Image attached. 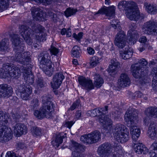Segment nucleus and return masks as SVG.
<instances>
[{"label":"nucleus","instance_id":"cd10ccee","mask_svg":"<svg viewBox=\"0 0 157 157\" xmlns=\"http://www.w3.org/2000/svg\"><path fill=\"white\" fill-rule=\"evenodd\" d=\"M66 135V133H60L57 135L55 139L51 142L53 146L58 147L62 143L63 139L67 137Z\"/></svg>","mask_w":157,"mask_h":157},{"label":"nucleus","instance_id":"5fc2aeb1","mask_svg":"<svg viewBox=\"0 0 157 157\" xmlns=\"http://www.w3.org/2000/svg\"><path fill=\"white\" fill-rule=\"evenodd\" d=\"M11 117L12 119L15 122L18 121L19 118L21 117L20 115L17 113H12Z\"/></svg>","mask_w":157,"mask_h":157},{"label":"nucleus","instance_id":"412c9836","mask_svg":"<svg viewBox=\"0 0 157 157\" xmlns=\"http://www.w3.org/2000/svg\"><path fill=\"white\" fill-rule=\"evenodd\" d=\"M126 14L127 17L131 20H136L140 17V12L136 10L134 5L129 10H126Z\"/></svg>","mask_w":157,"mask_h":157},{"label":"nucleus","instance_id":"a18cd8bd","mask_svg":"<svg viewBox=\"0 0 157 157\" xmlns=\"http://www.w3.org/2000/svg\"><path fill=\"white\" fill-rule=\"evenodd\" d=\"M157 130H148L147 133L149 137L151 138L152 139L154 140L156 137L157 136Z\"/></svg>","mask_w":157,"mask_h":157},{"label":"nucleus","instance_id":"4c0bfd02","mask_svg":"<svg viewBox=\"0 0 157 157\" xmlns=\"http://www.w3.org/2000/svg\"><path fill=\"white\" fill-rule=\"evenodd\" d=\"M81 51L80 47L75 46L72 48L71 53L75 57H78L81 54Z\"/></svg>","mask_w":157,"mask_h":157},{"label":"nucleus","instance_id":"423d86ee","mask_svg":"<svg viewBox=\"0 0 157 157\" xmlns=\"http://www.w3.org/2000/svg\"><path fill=\"white\" fill-rule=\"evenodd\" d=\"M148 64L147 61L144 59H140L138 62L131 66V71L133 76L136 78L141 79L144 80L145 76L147 74L148 70H144V68L141 67V66H146Z\"/></svg>","mask_w":157,"mask_h":157},{"label":"nucleus","instance_id":"aec40b11","mask_svg":"<svg viewBox=\"0 0 157 157\" xmlns=\"http://www.w3.org/2000/svg\"><path fill=\"white\" fill-rule=\"evenodd\" d=\"M12 135V131L9 130L4 125L0 128V142L9 140Z\"/></svg>","mask_w":157,"mask_h":157},{"label":"nucleus","instance_id":"9b49d317","mask_svg":"<svg viewBox=\"0 0 157 157\" xmlns=\"http://www.w3.org/2000/svg\"><path fill=\"white\" fill-rule=\"evenodd\" d=\"M142 30L146 34L152 36L157 35V22L150 20L144 23Z\"/></svg>","mask_w":157,"mask_h":157},{"label":"nucleus","instance_id":"58836bf2","mask_svg":"<svg viewBox=\"0 0 157 157\" xmlns=\"http://www.w3.org/2000/svg\"><path fill=\"white\" fill-rule=\"evenodd\" d=\"M40 104V102L38 99L36 98H34L31 101L30 106L32 109H37Z\"/></svg>","mask_w":157,"mask_h":157},{"label":"nucleus","instance_id":"2f4dec72","mask_svg":"<svg viewBox=\"0 0 157 157\" xmlns=\"http://www.w3.org/2000/svg\"><path fill=\"white\" fill-rule=\"evenodd\" d=\"M125 50L124 52H120V55L122 58L124 59H129L132 55V49L127 46L125 48Z\"/></svg>","mask_w":157,"mask_h":157},{"label":"nucleus","instance_id":"6e6552de","mask_svg":"<svg viewBox=\"0 0 157 157\" xmlns=\"http://www.w3.org/2000/svg\"><path fill=\"white\" fill-rule=\"evenodd\" d=\"M16 53L14 57H12V59L17 62L23 64L24 66L21 67V69L24 67H27V68L29 67V65H32L30 61L31 58L29 52H25L23 54V52L15 50Z\"/></svg>","mask_w":157,"mask_h":157},{"label":"nucleus","instance_id":"c03bdc74","mask_svg":"<svg viewBox=\"0 0 157 157\" xmlns=\"http://www.w3.org/2000/svg\"><path fill=\"white\" fill-rule=\"evenodd\" d=\"M77 12L75 9H71L70 8H67L65 12V15L67 17L75 15Z\"/></svg>","mask_w":157,"mask_h":157},{"label":"nucleus","instance_id":"4d7b16f0","mask_svg":"<svg viewBox=\"0 0 157 157\" xmlns=\"http://www.w3.org/2000/svg\"><path fill=\"white\" fill-rule=\"evenodd\" d=\"M152 86L153 90L157 91V79L156 78H153Z\"/></svg>","mask_w":157,"mask_h":157},{"label":"nucleus","instance_id":"f257e3e1","mask_svg":"<svg viewBox=\"0 0 157 157\" xmlns=\"http://www.w3.org/2000/svg\"><path fill=\"white\" fill-rule=\"evenodd\" d=\"M29 67L27 68V67H23L21 71L27 84L19 86L18 89V91L20 93L21 98L24 100L29 99L32 92V89L29 85H32L34 81V76L32 74L33 65H29Z\"/></svg>","mask_w":157,"mask_h":157},{"label":"nucleus","instance_id":"ddd939ff","mask_svg":"<svg viewBox=\"0 0 157 157\" xmlns=\"http://www.w3.org/2000/svg\"><path fill=\"white\" fill-rule=\"evenodd\" d=\"M50 58L49 55L47 52L44 51L40 53L38 56L40 68L44 69L49 65H51Z\"/></svg>","mask_w":157,"mask_h":157},{"label":"nucleus","instance_id":"13d9d810","mask_svg":"<svg viewBox=\"0 0 157 157\" xmlns=\"http://www.w3.org/2000/svg\"><path fill=\"white\" fill-rule=\"evenodd\" d=\"M81 151L80 152H72V157H82V155L81 153Z\"/></svg>","mask_w":157,"mask_h":157},{"label":"nucleus","instance_id":"79ce46f5","mask_svg":"<svg viewBox=\"0 0 157 157\" xmlns=\"http://www.w3.org/2000/svg\"><path fill=\"white\" fill-rule=\"evenodd\" d=\"M99 59L98 57L96 56L92 57L90 62V66L92 67L96 66L97 64L99 63Z\"/></svg>","mask_w":157,"mask_h":157},{"label":"nucleus","instance_id":"7ed1b4c3","mask_svg":"<svg viewBox=\"0 0 157 157\" xmlns=\"http://www.w3.org/2000/svg\"><path fill=\"white\" fill-rule=\"evenodd\" d=\"M29 23L32 29L26 25H21L19 27L20 33L27 44L30 45L32 43V40L31 36L34 35V33H41L45 31L44 28L40 25H36L31 22Z\"/></svg>","mask_w":157,"mask_h":157},{"label":"nucleus","instance_id":"b1692460","mask_svg":"<svg viewBox=\"0 0 157 157\" xmlns=\"http://www.w3.org/2000/svg\"><path fill=\"white\" fill-rule=\"evenodd\" d=\"M13 128L14 132L18 136L25 134L27 130V127L25 124L20 123L16 124Z\"/></svg>","mask_w":157,"mask_h":157},{"label":"nucleus","instance_id":"c9c22d12","mask_svg":"<svg viewBox=\"0 0 157 157\" xmlns=\"http://www.w3.org/2000/svg\"><path fill=\"white\" fill-rule=\"evenodd\" d=\"M146 10L149 13L155 14L157 13V6L154 5L145 4Z\"/></svg>","mask_w":157,"mask_h":157},{"label":"nucleus","instance_id":"7c9ffc66","mask_svg":"<svg viewBox=\"0 0 157 157\" xmlns=\"http://www.w3.org/2000/svg\"><path fill=\"white\" fill-rule=\"evenodd\" d=\"M10 50L9 40L5 38L0 41V52H7Z\"/></svg>","mask_w":157,"mask_h":157},{"label":"nucleus","instance_id":"6ab92c4d","mask_svg":"<svg viewBox=\"0 0 157 157\" xmlns=\"http://www.w3.org/2000/svg\"><path fill=\"white\" fill-rule=\"evenodd\" d=\"M64 78V76L61 72L56 73L53 77L52 82H51V86L53 89H58Z\"/></svg>","mask_w":157,"mask_h":157},{"label":"nucleus","instance_id":"a878e982","mask_svg":"<svg viewBox=\"0 0 157 157\" xmlns=\"http://www.w3.org/2000/svg\"><path fill=\"white\" fill-rule=\"evenodd\" d=\"M118 83L119 85L122 87H124L128 86L130 83V80L128 75L126 74H122L118 79Z\"/></svg>","mask_w":157,"mask_h":157},{"label":"nucleus","instance_id":"20e7f679","mask_svg":"<svg viewBox=\"0 0 157 157\" xmlns=\"http://www.w3.org/2000/svg\"><path fill=\"white\" fill-rule=\"evenodd\" d=\"M138 114L137 110L134 109L133 112L132 111H129L128 112L127 111L124 116L125 121L128 122L127 126L130 127L133 141L135 142L137 141L140 133V129L135 126L134 124L133 119H136Z\"/></svg>","mask_w":157,"mask_h":157},{"label":"nucleus","instance_id":"09e8293b","mask_svg":"<svg viewBox=\"0 0 157 157\" xmlns=\"http://www.w3.org/2000/svg\"><path fill=\"white\" fill-rule=\"evenodd\" d=\"M51 55L56 56L59 52V49L54 46H51L50 49Z\"/></svg>","mask_w":157,"mask_h":157},{"label":"nucleus","instance_id":"ea45409f","mask_svg":"<svg viewBox=\"0 0 157 157\" xmlns=\"http://www.w3.org/2000/svg\"><path fill=\"white\" fill-rule=\"evenodd\" d=\"M4 116L5 117L3 112L0 111V128H1L2 126L4 125L7 127L6 124L8 123V121L5 118H4Z\"/></svg>","mask_w":157,"mask_h":157},{"label":"nucleus","instance_id":"3c124183","mask_svg":"<svg viewBox=\"0 0 157 157\" xmlns=\"http://www.w3.org/2000/svg\"><path fill=\"white\" fill-rule=\"evenodd\" d=\"M150 149L152 152L157 154V142L153 143L151 146Z\"/></svg>","mask_w":157,"mask_h":157},{"label":"nucleus","instance_id":"dca6fc26","mask_svg":"<svg viewBox=\"0 0 157 157\" xmlns=\"http://www.w3.org/2000/svg\"><path fill=\"white\" fill-rule=\"evenodd\" d=\"M78 80L79 84L83 89L90 90L94 88L91 80L87 79L83 76H80L78 77Z\"/></svg>","mask_w":157,"mask_h":157},{"label":"nucleus","instance_id":"bb28decb","mask_svg":"<svg viewBox=\"0 0 157 157\" xmlns=\"http://www.w3.org/2000/svg\"><path fill=\"white\" fill-rule=\"evenodd\" d=\"M114 150L111 152V155L109 157H123V150L121 146L118 143H115L113 145Z\"/></svg>","mask_w":157,"mask_h":157},{"label":"nucleus","instance_id":"1a4fd4ad","mask_svg":"<svg viewBox=\"0 0 157 157\" xmlns=\"http://www.w3.org/2000/svg\"><path fill=\"white\" fill-rule=\"evenodd\" d=\"M108 106H105L104 108H99L101 116L99 117V121L104 128L109 131L112 127V122L109 117L104 115L108 112Z\"/></svg>","mask_w":157,"mask_h":157},{"label":"nucleus","instance_id":"c756f323","mask_svg":"<svg viewBox=\"0 0 157 157\" xmlns=\"http://www.w3.org/2000/svg\"><path fill=\"white\" fill-rule=\"evenodd\" d=\"M134 4L135 3L133 2H127L124 1H122L118 3V7L120 9L125 10L126 13V10H129Z\"/></svg>","mask_w":157,"mask_h":157},{"label":"nucleus","instance_id":"e433bc0d","mask_svg":"<svg viewBox=\"0 0 157 157\" xmlns=\"http://www.w3.org/2000/svg\"><path fill=\"white\" fill-rule=\"evenodd\" d=\"M45 72V74L49 76H51L53 73V68L52 67V64L49 65L47 67L44 69L42 68Z\"/></svg>","mask_w":157,"mask_h":157},{"label":"nucleus","instance_id":"774afa93","mask_svg":"<svg viewBox=\"0 0 157 157\" xmlns=\"http://www.w3.org/2000/svg\"><path fill=\"white\" fill-rule=\"evenodd\" d=\"M153 74L154 75L153 78H156L157 79V67H154L152 70Z\"/></svg>","mask_w":157,"mask_h":157},{"label":"nucleus","instance_id":"69168bd1","mask_svg":"<svg viewBox=\"0 0 157 157\" xmlns=\"http://www.w3.org/2000/svg\"><path fill=\"white\" fill-rule=\"evenodd\" d=\"M82 117V112L81 110L77 111L75 114V117L78 119Z\"/></svg>","mask_w":157,"mask_h":157},{"label":"nucleus","instance_id":"a19ab883","mask_svg":"<svg viewBox=\"0 0 157 157\" xmlns=\"http://www.w3.org/2000/svg\"><path fill=\"white\" fill-rule=\"evenodd\" d=\"M47 34L44 32L39 33V35H36V37L37 40L40 42H43L46 40Z\"/></svg>","mask_w":157,"mask_h":157},{"label":"nucleus","instance_id":"49530a36","mask_svg":"<svg viewBox=\"0 0 157 157\" xmlns=\"http://www.w3.org/2000/svg\"><path fill=\"white\" fill-rule=\"evenodd\" d=\"M91 113V116L92 117H95L97 115L100 116V113L99 110V108H95L94 109L89 111Z\"/></svg>","mask_w":157,"mask_h":157},{"label":"nucleus","instance_id":"052dcab7","mask_svg":"<svg viewBox=\"0 0 157 157\" xmlns=\"http://www.w3.org/2000/svg\"><path fill=\"white\" fill-rule=\"evenodd\" d=\"M155 126V122L154 121H152L150 124L148 130H157Z\"/></svg>","mask_w":157,"mask_h":157},{"label":"nucleus","instance_id":"8fccbe9b","mask_svg":"<svg viewBox=\"0 0 157 157\" xmlns=\"http://www.w3.org/2000/svg\"><path fill=\"white\" fill-rule=\"evenodd\" d=\"M36 82L38 87L41 88L44 86L43 80L42 78H37L36 79Z\"/></svg>","mask_w":157,"mask_h":157},{"label":"nucleus","instance_id":"72a5a7b5","mask_svg":"<svg viewBox=\"0 0 157 157\" xmlns=\"http://www.w3.org/2000/svg\"><path fill=\"white\" fill-rule=\"evenodd\" d=\"M129 36H130L129 39L128 43L129 44H134L136 42V40L139 36V35L136 30L129 31L128 33Z\"/></svg>","mask_w":157,"mask_h":157},{"label":"nucleus","instance_id":"864d4df0","mask_svg":"<svg viewBox=\"0 0 157 157\" xmlns=\"http://www.w3.org/2000/svg\"><path fill=\"white\" fill-rule=\"evenodd\" d=\"M38 3H42L43 4L46 5L50 4L52 2L51 0H34Z\"/></svg>","mask_w":157,"mask_h":157},{"label":"nucleus","instance_id":"0e129e2a","mask_svg":"<svg viewBox=\"0 0 157 157\" xmlns=\"http://www.w3.org/2000/svg\"><path fill=\"white\" fill-rule=\"evenodd\" d=\"M17 148L19 149H23L25 147V144L23 143L19 142L17 144Z\"/></svg>","mask_w":157,"mask_h":157},{"label":"nucleus","instance_id":"338daca9","mask_svg":"<svg viewBox=\"0 0 157 157\" xmlns=\"http://www.w3.org/2000/svg\"><path fill=\"white\" fill-rule=\"evenodd\" d=\"M48 15L52 18L53 20H54V18L56 17V15L51 11H48Z\"/></svg>","mask_w":157,"mask_h":157},{"label":"nucleus","instance_id":"f704fd0d","mask_svg":"<svg viewBox=\"0 0 157 157\" xmlns=\"http://www.w3.org/2000/svg\"><path fill=\"white\" fill-rule=\"evenodd\" d=\"M102 78L99 74H96L94 78V84L97 88L100 87L104 83Z\"/></svg>","mask_w":157,"mask_h":157},{"label":"nucleus","instance_id":"c85d7f7f","mask_svg":"<svg viewBox=\"0 0 157 157\" xmlns=\"http://www.w3.org/2000/svg\"><path fill=\"white\" fill-rule=\"evenodd\" d=\"M71 144H70L69 147L70 149L73 151L80 152L84 150V146L80 144L73 140L71 141Z\"/></svg>","mask_w":157,"mask_h":157},{"label":"nucleus","instance_id":"f3484780","mask_svg":"<svg viewBox=\"0 0 157 157\" xmlns=\"http://www.w3.org/2000/svg\"><path fill=\"white\" fill-rule=\"evenodd\" d=\"M33 18L36 20L44 21L46 17V13L42 10L38 8L33 7L31 9Z\"/></svg>","mask_w":157,"mask_h":157},{"label":"nucleus","instance_id":"393cba45","mask_svg":"<svg viewBox=\"0 0 157 157\" xmlns=\"http://www.w3.org/2000/svg\"><path fill=\"white\" fill-rule=\"evenodd\" d=\"M134 147V150L139 154H145L148 152V149L142 143L133 141Z\"/></svg>","mask_w":157,"mask_h":157},{"label":"nucleus","instance_id":"6e6d98bb","mask_svg":"<svg viewBox=\"0 0 157 157\" xmlns=\"http://www.w3.org/2000/svg\"><path fill=\"white\" fill-rule=\"evenodd\" d=\"M83 33L82 32L79 33L77 35L74 33L73 34V37L77 40H80L82 38Z\"/></svg>","mask_w":157,"mask_h":157},{"label":"nucleus","instance_id":"de8ad7c7","mask_svg":"<svg viewBox=\"0 0 157 157\" xmlns=\"http://www.w3.org/2000/svg\"><path fill=\"white\" fill-rule=\"evenodd\" d=\"M75 123V121L74 120L70 121L67 120L65 121L63 123V126L64 127H66L70 129L72 126Z\"/></svg>","mask_w":157,"mask_h":157},{"label":"nucleus","instance_id":"a211bd4d","mask_svg":"<svg viewBox=\"0 0 157 157\" xmlns=\"http://www.w3.org/2000/svg\"><path fill=\"white\" fill-rule=\"evenodd\" d=\"M13 92V88L7 84L0 85V98H8Z\"/></svg>","mask_w":157,"mask_h":157},{"label":"nucleus","instance_id":"680f3d73","mask_svg":"<svg viewBox=\"0 0 157 157\" xmlns=\"http://www.w3.org/2000/svg\"><path fill=\"white\" fill-rule=\"evenodd\" d=\"M113 25L112 26L113 28L117 30V31H119V32L121 31V27L120 24H117V22L116 24Z\"/></svg>","mask_w":157,"mask_h":157},{"label":"nucleus","instance_id":"37998d69","mask_svg":"<svg viewBox=\"0 0 157 157\" xmlns=\"http://www.w3.org/2000/svg\"><path fill=\"white\" fill-rule=\"evenodd\" d=\"M31 132L34 136H40L41 134V129L38 127H33L31 129Z\"/></svg>","mask_w":157,"mask_h":157},{"label":"nucleus","instance_id":"4be33fe9","mask_svg":"<svg viewBox=\"0 0 157 157\" xmlns=\"http://www.w3.org/2000/svg\"><path fill=\"white\" fill-rule=\"evenodd\" d=\"M115 8L113 6H112L109 7L105 6L99 10L96 13V14L99 13L101 14H105L107 16L113 17L115 15Z\"/></svg>","mask_w":157,"mask_h":157},{"label":"nucleus","instance_id":"39448f33","mask_svg":"<svg viewBox=\"0 0 157 157\" xmlns=\"http://www.w3.org/2000/svg\"><path fill=\"white\" fill-rule=\"evenodd\" d=\"M21 73L20 69L9 63H4L0 69V78H5L10 76L11 78H18Z\"/></svg>","mask_w":157,"mask_h":157},{"label":"nucleus","instance_id":"5701e85b","mask_svg":"<svg viewBox=\"0 0 157 157\" xmlns=\"http://www.w3.org/2000/svg\"><path fill=\"white\" fill-rule=\"evenodd\" d=\"M120 63L115 59H112L109 66V73L110 75L114 76L117 73V68L120 67Z\"/></svg>","mask_w":157,"mask_h":157},{"label":"nucleus","instance_id":"0eeeda50","mask_svg":"<svg viewBox=\"0 0 157 157\" xmlns=\"http://www.w3.org/2000/svg\"><path fill=\"white\" fill-rule=\"evenodd\" d=\"M113 132L114 138L118 142L124 143L129 140V131L124 125L117 124L113 130Z\"/></svg>","mask_w":157,"mask_h":157},{"label":"nucleus","instance_id":"603ef678","mask_svg":"<svg viewBox=\"0 0 157 157\" xmlns=\"http://www.w3.org/2000/svg\"><path fill=\"white\" fill-rule=\"evenodd\" d=\"M80 105V101L79 100H77L76 101L74 102L70 108L69 110L71 111L73 110L75 108L78 107Z\"/></svg>","mask_w":157,"mask_h":157},{"label":"nucleus","instance_id":"e2e57ef3","mask_svg":"<svg viewBox=\"0 0 157 157\" xmlns=\"http://www.w3.org/2000/svg\"><path fill=\"white\" fill-rule=\"evenodd\" d=\"M87 53L91 55H94L95 53V51L94 49L90 47H88L87 48Z\"/></svg>","mask_w":157,"mask_h":157},{"label":"nucleus","instance_id":"2eb2a0df","mask_svg":"<svg viewBox=\"0 0 157 157\" xmlns=\"http://www.w3.org/2000/svg\"><path fill=\"white\" fill-rule=\"evenodd\" d=\"M126 35L123 31L118 33L115 38L114 43L119 48H122L126 44Z\"/></svg>","mask_w":157,"mask_h":157},{"label":"nucleus","instance_id":"4468645a","mask_svg":"<svg viewBox=\"0 0 157 157\" xmlns=\"http://www.w3.org/2000/svg\"><path fill=\"white\" fill-rule=\"evenodd\" d=\"M11 40L14 45V48L16 51L23 52L24 50L25 44L21 40L18 35L12 34L11 35Z\"/></svg>","mask_w":157,"mask_h":157},{"label":"nucleus","instance_id":"473e14b6","mask_svg":"<svg viewBox=\"0 0 157 157\" xmlns=\"http://www.w3.org/2000/svg\"><path fill=\"white\" fill-rule=\"evenodd\" d=\"M145 114L147 116H149L151 117L157 118V108L154 107H149L145 110Z\"/></svg>","mask_w":157,"mask_h":157},{"label":"nucleus","instance_id":"f03ea898","mask_svg":"<svg viewBox=\"0 0 157 157\" xmlns=\"http://www.w3.org/2000/svg\"><path fill=\"white\" fill-rule=\"evenodd\" d=\"M43 105L39 110H35L34 115L39 119L45 117L50 118L52 117V112L54 108V104L51 101V99L46 95L42 97Z\"/></svg>","mask_w":157,"mask_h":157},{"label":"nucleus","instance_id":"bf43d9fd","mask_svg":"<svg viewBox=\"0 0 157 157\" xmlns=\"http://www.w3.org/2000/svg\"><path fill=\"white\" fill-rule=\"evenodd\" d=\"M16 153L13 151H8L7 152L6 155V157H15Z\"/></svg>","mask_w":157,"mask_h":157},{"label":"nucleus","instance_id":"f8f14e48","mask_svg":"<svg viewBox=\"0 0 157 157\" xmlns=\"http://www.w3.org/2000/svg\"><path fill=\"white\" fill-rule=\"evenodd\" d=\"M111 144L105 142L98 147V152L99 155L101 157H107L114 150L113 146L111 147Z\"/></svg>","mask_w":157,"mask_h":157},{"label":"nucleus","instance_id":"9d476101","mask_svg":"<svg viewBox=\"0 0 157 157\" xmlns=\"http://www.w3.org/2000/svg\"><path fill=\"white\" fill-rule=\"evenodd\" d=\"M101 134L100 132L95 131L87 135L81 136L80 140L86 144H92L98 142L101 139Z\"/></svg>","mask_w":157,"mask_h":157}]
</instances>
